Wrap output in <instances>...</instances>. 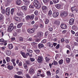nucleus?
Listing matches in <instances>:
<instances>
[{"label": "nucleus", "mask_w": 78, "mask_h": 78, "mask_svg": "<svg viewBox=\"0 0 78 78\" xmlns=\"http://www.w3.org/2000/svg\"><path fill=\"white\" fill-rule=\"evenodd\" d=\"M8 47L9 49H12L13 48L12 44H9L8 45Z\"/></svg>", "instance_id": "28"}, {"label": "nucleus", "mask_w": 78, "mask_h": 78, "mask_svg": "<svg viewBox=\"0 0 78 78\" xmlns=\"http://www.w3.org/2000/svg\"><path fill=\"white\" fill-rule=\"evenodd\" d=\"M27 51L28 52H29V53H33V51L30 49H27Z\"/></svg>", "instance_id": "35"}, {"label": "nucleus", "mask_w": 78, "mask_h": 78, "mask_svg": "<svg viewBox=\"0 0 78 78\" xmlns=\"http://www.w3.org/2000/svg\"><path fill=\"white\" fill-rule=\"evenodd\" d=\"M34 7V5H30L29 6L30 8L33 9Z\"/></svg>", "instance_id": "43"}, {"label": "nucleus", "mask_w": 78, "mask_h": 78, "mask_svg": "<svg viewBox=\"0 0 78 78\" xmlns=\"http://www.w3.org/2000/svg\"><path fill=\"white\" fill-rule=\"evenodd\" d=\"M47 73L48 76H49V75H50V76H51V73H50V71L47 72Z\"/></svg>", "instance_id": "50"}, {"label": "nucleus", "mask_w": 78, "mask_h": 78, "mask_svg": "<svg viewBox=\"0 0 78 78\" xmlns=\"http://www.w3.org/2000/svg\"><path fill=\"white\" fill-rule=\"evenodd\" d=\"M74 23V20L73 19H71L69 20V24L71 25H72Z\"/></svg>", "instance_id": "11"}, {"label": "nucleus", "mask_w": 78, "mask_h": 78, "mask_svg": "<svg viewBox=\"0 0 78 78\" xmlns=\"http://www.w3.org/2000/svg\"><path fill=\"white\" fill-rule=\"evenodd\" d=\"M34 4L37 9H39V8H41V5L40 4L39 2L37 0H35L34 1Z\"/></svg>", "instance_id": "1"}, {"label": "nucleus", "mask_w": 78, "mask_h": 78, "mask_svg": "<svg viewBox=\"0 0 78 78\" xmlns=\"http://www.w3.org/2000/svg\"><path fill=\"white\" fill-rule=\"evenodd\" d=\"M53 1L54 3H57L59 2V0H53Z\"/></svg>", "instance_id": "42"}, {"label": "nucleus", "mask_w": 78, "mask_h": 78, "mask_svg": "<svg viewBox=\"0 0 78 78\" xmlns=\"http://www.w3.org/2000/svg\"><path fill=\"white\" fill-rule=\"evenodd\" d=\"M26 63L27 64H30V61L28 60L26 62Z\"/></svg>", "instance_id": "55"}, {"label": "nucleus", "mask_w": 78, "mask_h": 78, "mask_svg": "<svg viewBox=\"0 0 78 78\" xmlns=\"http://www.w3.org/2000/svg\"><path fill=\"white\" fill-rule=\"evenodd\" d=\"M38 47L39 48H41L42 47H44V45L43 44L40 43L38 45Z\"/></svg>", "instance_id": "20"}, {"label": "nucleus", "mask_w": 78, "mask_h": 78, "mask_svg": "<svg viewBox=\"0 0 78 78\" xmlns=\"http://www.w3.org/2000/svg\"><path fill=\"white\" fill-rule=\"evenodd\" d=\"M30 59L31 61L32 62H33V61H34V58H30Z\"/></svg>", "instance_id": "63"}, {"label": "nucleus", "mask_w": 78, "mask_h": 78, "mask_svg": "<svg viewBox=\"0 0 78 78\" xmlns=\"http://www.w3.org/2000/svg\"><path fill=\"white\" fill-rule=\"evenodd\" d=\"M6 54L7 56H9L11 55V52L9 50H7L6 52Z\"/></svg>", "instance_id": "15"}, {"label": "nucleus", "mask_w": 78, "mask_h": 78, "mask_svg": "<svg viewBox=\"0 0 78 78\" xmlns=\"http://www.w3.org/2000/svg\"><path fill=\"white\" fill-rule=\"evenodd\" d=\"M37 75L38 76H41V77H44V75L42 74H41L39 73H38L37 74Z\"/></svg>", "instance_id": "22"}, {"label": "nucleus", "mask_w": 78, "mask_h": 78, "mask_svg": "<svg viewBox=\"0 0 78 78\" xmlns=\"http://www.w3.org/2000/svg\"><path fill=\"white\" fill-rule=\"evenodd\" d=\"M58 63L59 64H62L63 63V60L62 59L60 60L59 61H58Z\"/></svg>", "instance_id": "36"}, {"label": "nucleus", "mask_w": 78, "mask_h": 78, "mask_svg": "<svg viewBox=\"0 0 78 78\" xmlns=\"http://www.w3.org/2000/svg\"><path fill=\"white\" fill-rule=\"evenodd\" d=\"M36 45V43L35 42H32L31 43V45L32 46H33V47H35V46Z\"/></svg>", "instance_id": "44"}, {"label": "nucleus", "mask_w": 78, "mask_h": 78, "mask_svg": "<svg viewBox=\"0 0 78 78\" xmlns=\"http://www.w3.org/2000/svg\"><path fill=\"white\" fill-rule=\"evenodd\" d=\"M14 9H12L11 11V13L12 15L14 13Z\"/></svg>", "instance_id": "40"}, {"label": "nucleus", "mask_w": 78, "mask_h": 78, "mask_svg": "<svg viewBox=\"0 0 78 78\" xmlns=\"http://www.w3.org/2000/svg\"><path fill=\"white\" fill-rule=\"evenodd\" d=\"M20 53L23 57L24 58H27V56L25 55V52L21 51L20 52Z\"/></svg>", "instance_id": "17"}, {"label": "nucleus", "mask_w": 78, "mask_h": 78, "mask_svg": "<svg viewBox=\"0 0 78 78\" xmlns=\"http://www.w3.org/2000/svg\"><path fill=\"white\" fill-rule=\"evenodd\" d=\"M22 9L24 10V11H26L27 9V7H26L25 6H23L21 7Z\"/></svg>", "instance_id": "25"}, {"label": "nucleus", "mask_w": 78, "mask_h": 78, "mask_svg": "<svg viewBox=\"0 0 78 78\" xmlns=\"http://www.w3.org/2000/svg\"><path fill=\"white\" fill-rule=\"evenodd\" d=\"M66 62H67V63H69V62L70 61V59L69 58H67L66 59Z\"/></svg>", "instance_id": "34"}, {"label": "nucleus", "mask_w": 78, "mask_h": 78, "mask_svg": "<svg viewBox=\"0 0 78 78\" xmlns=\"http://www.w3.org/2000/svg\"><path fill=\"white\" fill-rule=\"evenodd\" d=\"M34 51H35L37 54L39 53L40 51L39 49H37L34 50Z\"/></svg>", "instance_id": "33"}, {"label": "nucleus", "mask_w": 78, "mask_h": 78, "mask_svg": "<svg viewBox=\"0 0 78 78\" xmlns=\"http://www.w3.org/2000/svg\"><path fill=\"white\" fill-rule=\"evenodd\" d=\"M32 40L33 39H32V38L31 37L30 38H29L27 39L28 41H32Z\"/></svg>", "instance_id": "57"}, {"label": "nucleus", "mask_w": 78, "mask_h": 78, "mask_svg": "<svg viewBox=\"0 0 78 78\" xmlns=\"http://www.w3.org/2000/svg\"><path fill=\"white\" fill-rule=\"evenodd\" d=\"M5 41V40L3 39V38H1L0 40V42H3Z\"/></svg>", "instance_id": "59"}, {"label": "nucleus", "mask_w": 78, "mask_h": 78, "mask_svg": "<svg viewBox=\"0 0 78 78\" xmlns=\"http://www.w3.org/2000/svg\"><path fill=\"white\" fill-rule=\"evenodd\" d=\"M49 22V20L47 19H46L45 20V24H48V23Z\"/></svg>", "instance_id": "49"}, {"label": "nucleus", "mask_w": 78, "mask_h": 78, "mask_svg": "<svg viewBox=\"0 0 78 78\" xmlns=\"http://www.w3.org/2000/svg\"><path fill=\"white\" fill-rule=\"evenodd\" d=\"M45 59L46 61H50V58L48 57H46L45 58Z\"/></svg>", "instance_id": "45"}, {"label": "nucleus", "mask_w": 78, "mask_h": 78, "mask_svg": "<svg viewBox=\"0 0 78 78\" xmlns=\"http://www.w3.org/2000/svg\"><path fill=\"white\" fill-rule=\"evenodd\" d=\"M12 1V0H7L6 2L7 4L8 5L10 4V3H11Z\"/></svg>", "instance_id": "30"}, {"label": "nucleus", "mask_w": 78, "mask_h": 78, "mask_svg": "<svg viewBox=\"0 0 78 78\" xmlns=\"http://www.w3.org/2000/svg\"><path fill=\"white\" fill-rule=\"evenodd\" d=\"M68 15V12H61L60 14V16L62 17H66Z\"/></svg>", "instance_id": "2"}, {"label": "nucleus", "mask_w": 78, "mask_h": 78, "mask_svg": "<svg viewBox=\"0 0 78 78\" xmlns=\"http://www.w3.org/2000/svg\"><path fill=\"white\" fill-rule=\"evenodd\" d=\"M29 73L30 74H33L34 73V70L33 68H31L30 69V71L29 72Z\"/></svg>", "instance_id": "10"}, {"label": "nucleus", "mask_w": 78, "mask_h": 78, "mask_svg": "<svg viewBox=\"0 0 78 78\" xmlns=\"http://www.w3.org/2000/svg\"><path fill=\"white\" fill-rule=\"evenodd\" d=\"M46 42H47V41L46 40L44 39L41 41V43H45Z\"/></svg>", "instance_id": "56"}, {"label": "nucleus", "mask_w": 78, "mask_h": 78, "mask_svg": "<svg viewBox=\"0 0 78 78\" xmlns=\"http://www.w3.org/2000/svg\"><path fill=\"white\" fill-rule=\"evenodd\" d=\"M13 68H14L13 66H10L9 65L7 66V69L9 70H11Z\"/></svg>", "instance_id": "19"}, {"label": "nucleus", "mask_w": 78, "mask_h": 78, "mask_svg": "<svg viewBox=\"0 0 78 78\" xmlns=\"http://www.w3.org/2000/svg\"><path fill=\"white\" fill-rule=\"evenodd\" d=\"M34 14L35 15H37V14H38V11L37 10L35 11L34 12Z\"/></svg>", "instance_id": "52"}, {"label": "nucleus", "mask_w": 78, "mask_h": 78, "mask_svg": "<svg viewBox=\"0 0 78 78\" xmlns=\"http://www.w3.org/2000/svg\"><path fill=\"white\" fill-rule=\"evenodd\" d=\"M19 40L20 41H21V42H23V38L22 37H20Z\"/></svg>", "instance_id": "47"}, {"label": "nucleus", "mask_w": 78, "mask_h": 78, "mask_svg": "<svg viewBox=\"0 0 78 78\" xmlns=\"http://www.w3.org/2000/svg\"><path fill=\"white\" fill-rule=\"evenodd\" d=\"M34 17V15L32 14L30 16V19H33Z\"/></svg>", "instance_id": "38"}, {"label": "nucleus", "mask_w": 78, "mask_h": 78, "mask_svg": "<svg viewBox=\"0 0 78 78\" xmlns=\"http://www.w3.org/2000/svg\"><path fill=\"white\" fill-rule=\"evenodd\" d=\"M43 36V34H42V33L41 32H38L37 33V36L38 37H41Z\"/></svg>", "instance_id": "9"}, {"label": "nucleus", "mask_w": 78, "mask_h": 78, "mask_svg": "<svg viewBox=\"0 0 78 78\" xmlns=\"http://www.w3.org/2000/svg\"><path fill=\"white\" fill-rule=\"evenodd\" d=\"M25 2V5H29V2L26 1H24Z\"/></svg>", "instance_id": "46"}, {"label": "nucleus", "mask_w": 78, "mask_h": 78, "mask_svg": "<svg viewBox=\"0 0 78 78\" xmlns=\"http://www.w3.org/2000/svg\"><path fill=\"white\" fill-rule=\"evenodd\" d=\"M76 29V27L75 26H73L72 27V29L73 30H75Z\"/></svg>", "instance_id": "60"}, {"label": "nucleus", "mask_w": 78, "mask_h": 78, "mask_svg": "<svg viewBox=\"0 0 78 78\" xmlns=\"http://www.w3.org/2000/svg\"><path fill=\"white\" fill-rule=\"evenodd\" d=\"M3 15L0 13V22H2L3 21Z\"/></svg>", "instance_id": "14"}, {"label": "nucleus", "mask_w": 78, "mask_h": 78, "mask_svg": "<svg viewBox=\"0 0 78 78\" xmlns=\"http://www.w3.org/2000/svg\"><path fill=\"white\" fill-rule=\"evenodd\" d=\"M47 9V7L46 6H43L42 7V9L43 12H46V10Z\"/></svg>", "instance_id": "12"}, {"label": "nucleus", "mask_w": 78, "mask_h": 78, "mask_svg": "<svg viewBox=\"0 0 78 78\" xmlns=\"http://www.w3.org/2000/svg\"><path fill=\"white\" fill-rule=\"evenodd\" d=\"M48 14L49 16H51L52 14V12L50 10L48 12Z\"/></svg>", "instance_id": "48"}, {"label": "nucleus", "mask_w": 78, "mask_h": 78, "mask_svg": "<svg viewBox=\"0 0 78 78\" xmlns=\"http://www.w3.org/2000/svg\"><path fill=\"white\" fill-rule=\"evenodd\" d=\"M44 61V58L42 56H38L37 59V61L39 63L42 62Z\"/></svg>", "instance_id": "3"}, {"label": "nucleus", "mask_w": 78, "mask_h": 78, "mask_svg": "<svg viewBox=\"0 0 78 78\" xmlns=\"http://www.w3.org/2000/svg\"><path fill=\"white\" fill-rule=\"evenodd\" d=\"M6 60L7 62H9L11 60L10 58L7 57L6 58Z\"/></svg>", "instance_id": "31"}, {"label": "nucleus", "mask_w": 78, "mask_h": 78, "mask_svg": "<svg viewBox=\"0 0 78 78\" xmlns=\"http://www.w3.org/2000/svg\"><path fill=\"white\" fill-rule=\"evenodd\" d=\"M16 4L18 5H20L21 4V1L20 0H17L16 1Z\"/></svg>", "instance_id": "27"}, {"label": "nucleus", "mask_w": 78, "mask_h": 78, "mask_svg": "<svg viewBox=\"0 0 78 78\" xmlns=\"http://www.w3.org/2000/svg\"><path fill=\"white\" fill-rule=\"evenodd\" d=\"M38 27H39L38 24H35L33 26V28L34 29V30H36L38 28Z\"/></svg>", "instance_id": "13"}, {"label": "nucleus", "mask_w": 78, "mask_h": 78, "mask_svg": "<svg viewBox=\"0 0 78 78\" xmlns=\"http://www.w3.org/2000/svg\"><path fill=\"white\" fill-rule=\"evenodd\" d=\"M55 6L57 9H60L61 8V5L60 4H57L55 5Z\"/></svg>", "instance_id": "18"}, {"label": "nucleus", "mask_w": 78, "mask_h": 78, "mask_svg": "<svg viewBox=\"0 0 78 78\" xmlns=\"http://www.w3.org/2000/svg\"><path fill=\"white\" fill-rule=\"evenodd\" d=\"M23 25V23H21L18 24L17 26V27L18 28H21V27H22V25Z\"/></svg>", "instance_id": "21"}, {"label": "nucleus", "mask_w": 78, "mask_h": 78, "mask_svg": "<svg viewBox=\"0 0 78 78\" xmlns=\"http://www.w3.org/2000/svg\"><path fill=\"white\" fill-rule=\"evenodd\" d=\"M1 11L2 13L3 14H4L5 13V10L4 9H2Z\"/></svg>", "instance_id": "39"}, {"label": "nucleus", "mask_w": 78, "mask_h": 78, "mask_svg": "<svg viewBox=\"0 0 78 78\" xmlns=\"http://www.w3.org/2000/svg\"><path fill=\"white\" fill-rule=\"evenodd\" d=\"M47 45L50 47L51 48L53 47V44H51V43L48 42L47 43Z\"/></svg>", "instance_id": "23"}, {"label": "nucleus", "mask_w": 78, "mask_h": 78, "mask_svg": "<svg viewBox=\"0 0 78 78\" xmlns=\"http://www.w3.org/2000/svg\"><path fill=\"white\" fill-rule=\"evenodd\" d=\"M30 19V16L28 15L26 16V19L27 20H28Z\"/></svg>", "instance_id": "37"}, {"label": "nucleus", "mask_w": 78, "mask_h": 78, "mask_svg": "<svg viewBox=\"0 0 78 78\" xmlns=\"http://www.w3.org/2000/svg\"><path fill=\"white\" fill-rule=\"evenodd\" d=\"M61 27L62 29H66L67 28V25L65 24H62L61 26Z\"/></svg>", "instance_id": "16"}, {"label": "nucleus", "mask_w": 78, "mask_h": 78, "mask_svg": "<svg viewBox=\"0 0 78 78\" xmlns=\"http://www.w3.org/2000/svg\"><path fill=\"white\" fill-rule=\"evenodd\" d=\"M14 78H23V77L21 76H17L16 75H15L14 76Z\"/></svg>", "instance_id": "26"}, {"label": "nucleus", "mask_w": 78, "mask_h": 78, "mask_svg": "<svg viewBox=\"0 0 78 78\" xmlns=\"http://www.w3.org/2000/svg\"><path fill=\"white\" fill-rule=\"evenodd\" d=\"M14 26V25L13 24H11L9 26L8 29V32H10L11 31H12L13 30V27Z\"/></svg>", "instance_id": "4"}, {"label": "nucleus", "mask_w": 78, "mask_h": 78, "mask_svg": "<svg viewBox=\"0 0 78 78\" xmlns=\"http://www.w3.org/2000/svg\"><path fill=\"white\" fill-rule=\"evenodd\" d=\"M59 16V12H55L53 13L52 16L53 17H57Z\"/></svg>", "instance_id": "7"}, {"label": "nucleus", "mask_w": 78, "mask_h": 78, "mask_svg": "<svg viewBox=\"0 0 78 78\" xmlns=\"http://www.w3.org/2000/svg\"><path fill=\"white\" fill-rule=\"evenodd\" d=\"M36 31V30H34L33 28L32 29H29L27 30V31L29 33H33Z\"/></svg>", "instance_id": "6"}, {"label": "nucleus", "mask_w": 78, "mask_h": 78, "mask_svg": "<svg viewBox=\"0 0 78 78\" xmlns=\"http://www.w3.org/2000/svg\"><path fill=\"white\" fill-rule=\"evenodd\" d=\"M55 24L57 25H60V22L59 21H57L55 22Z\"/></svg>", "instance_id": "29"}, {"label": "nucleus", "mask_w": 78, "mask_h": 78, "mask_svg": "<svg viewBox=\"0 0 78 78\" xmlns=\"http://www.w3.org/2000/svg\"><path fill=\"white\" fill-rule=\"evenodd\" d=\"M26 78H31V77L30 76V75H29V74H26Z\"/></svg>", "instance_id": "54"}, {"label": "nucleus", "mask_w": 78, "mask_h": 78, "mask_svg": "<svg viewBox=\"0 0 78 78\" xmlns=\"http://www.w3.org/2000/svg\"><path fill=\"white\" fill-rule=\"evenodd\" d=\"M24 67L25 69H27L28 68V66H27V65L26 64H24Z\"/></svg>", "instance_id": "51"}, {"label": "nucleus", "mask_w": 78, "mask_h": 78, "mask_svg": "<svg viewBox=\"0 0 78 78\" xmlns=\"http://www.w3.org/2000/svg\"><path fill=\"white\" fill-rule=\"evenodd\" d=\"M15 61H16V60L14 58H12L11 60V62H12V63H13V62H15Z\"/></svg>", "instance_id": "58"}, {"label": "nucleus", "mask_w": 78, "mask_h": 78, "mask_svg": "<svg viewBox=\"0 0 78 78\" xmlns=\"http://www.w3.org/2000/svg\"><path fill=\"white\" fill-rule=\"evenodd\" d=\"M71 9L72 11H74L75 12H78V10L76 9V7H71Z\"/></svg>", "instance_id": "8"}, {"label": "nucleus", "mask_w": 78, "mask_h": 78, "mask_svg": "<svg viewBox=\"0 0 78 78\" xmlns=\"http://www.w3.org/2000/svg\"><path fill=\"white\" fill-rule=\"evenodd\" d=\"M15 19L16 21H18V22L20 21V19L18 17H15Z\"/></svg>", "instance_id": "32"}, {"label": "nucleus", "mask_w": 78, "mask_h": 78, "mask_svg": "<svg viewBox=\"0 0 78 78\" xmlns=\"http://www.w3.org/2000/svg\"><path fill=\"white\" fill-rule=\"evenodd\" d=\"M16 32H17V33H20L21 32V30L20 29H18L16 30Z\"/></svg>", "instance_id": "41"}, {"label": "nucleus", "mask_w": 78, "mask_h": 78, "mask_svg": "<svg viewBox=\"0 0 78 78\" xmlns=\"http://www.w3.org/2000/svg\"><path fill=\"white\" fill-rule=\"evenodd\" d=\"M59 46H60V45L59 44H58L56 47V48L57 49H58L59 48Z\"/></svg>", "instance_id": "62"}, {"label": "nucleus", "mask_w": 78, "mask_h": 78, "mask_svg": "<svg viewBox=\"0 0 78 78\" xmlns=\"http://www.w3.org/2000/svg\"><path fill=\"white\" fill-rule=\"evenodd\" d=\"M5 13L7 16H9L10 14V9L9 7L6 8L5 10Z\"/></svg>", "instance_id": "5"}, {"label": "nucleus", "mask_w": 78, "mask_h": 78, "mask_svg": "<svg viewBox=\"0 0 78 78\" xmlns=\"http://www.w3.org/2000/svg\"><path fill=\"white\" fill-rule=\"evenodd\" d=\"M22 73V72L21 71H18L17 72V74L18 75H21Z\"/></svg>", "instance_id": "61"}, {"label": "nucleus", "mask_w": 78, "mask_h": 78, "mask_svg": "<svg viewBox=\"0 0 78 78\" xmlns=\"http://www.w3.org/2000/svg\"><path fill=\"white\" fill-rule=\"evenodd\" d=\"M17 15H18V16H22L23 15V13L22 12H20L19 13H17Z\"/></svg>", "instance_id": "24"}, {"label": "nucleus", "mask_w": 78, "mask_h": 78, "mask_svg": "<svg viewBox=\"0 0 78 78\" xmlns=\"http://www.w3.org/2000/svg\"><path fill=\"white\" fill-rule=\"evenodd\" d=\"M53 63H54V65H57V64H58V62L55 61H54V62Z\"/></svg>", "instance_id": "64"}, {"label": "nucleus", "mask_w": 78, "mask_h": 78, "mask_svg": "<svg viewBox=\"0 0 78 78\" xmlns=\"http://www.w3.org/2000/svg\"><path fill=\"white\" fill-rule=\"evenodd\" d=\"M43 2L44 3H46L48 2L49 1V0H43Z\"/></svg>", "instance_id": "53"}]
</instances>
